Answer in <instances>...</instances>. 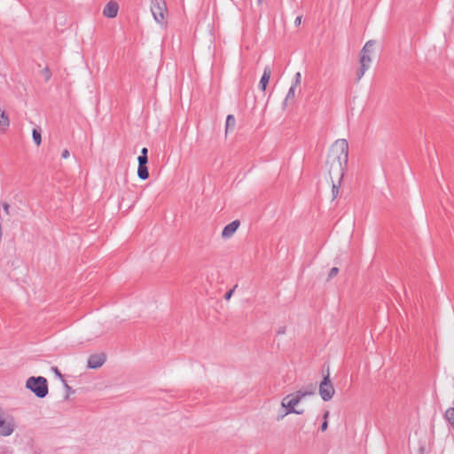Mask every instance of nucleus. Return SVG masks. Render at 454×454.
Instances as JSON below:
<instances>
[{
	"label": "nucleus",
	"mask_w": 454,
	"mask_h": 454,
	"mask_svg": "<svg viewBox=\"0 0 454 454\" xmlns=\"http://www.w3.org/2000/svg\"><path fill=\"white\" fill-rule=\"evenodd\" d=\"M348 159V144L346 139H338L330 149L325 167L330 180H342Z\"/></svg>",
	"instance_id": "obj_1"
},
{
	"label": "nucleus",
	"mask_w": 454,
	"mask_h": 454,
	"mask_svg": "<svg viewBox=\"0 0 454 454\" xmlns=\"http://www.w3.org/2000/svg\"><path fill=\"white\" fill-rule=\"evenodd\" d=\"M305 396L306 393L301 394V392H294L285 396L281 402V405L286 409V411L285 414L278 416V420L282 419L286 415L290 413L302 414L304 411L296 410L295 405H297Z\"/></svg>",
	"instance_id": "obj_2"
},
{
	"label": "nucleus",
	"mask_w": 454,
	"mask_h": 454,
	"mask_svg": "<svg viewBox=\"0 0 454 454\" xmlns=\"http://www.w3.org/2000/svg\"><path fill=\"white\" fill-rule=\"evenodd\" d=\"M26 387L33 392L38 398H43L48 395V382L44 377H29L26 381Z\"/></svg>",
	"instance_id": "obj_3"
},
{
	"label": "nucleus",
	"mask_w": 454,
	"mask_h": 454,
	"mask_svg": "<svg viewBox=\"0 0 454 454\" xmlns=\"http://www.w3.org/2000/svg\"><path fill=\"white\" fill-rule=\"evenodd\" d=\"M318 391L321 398L325 402L330 401L333 398L335 389L331 382L329 373L323 378Z\"/></svg>",
	"instance_id": "obj_4"
},
{
	"label": "nucleus",
	"mask_w": 454,
	"mask_h": 454,
	"mask_svg": "<svg viewBox=\"0 0 454 454\" xmlns=\"http://www.w3.org/2000/svg\"><path fill=\"white\" fill-rule=\"evenodd\" d=\"M151 11L154 20L158 23H162L164 20V13L167 11L165 0H152Z\"/></svg>",
	"instance_id": "obj_5"
},
{
	"label": "nucleus",
	"mask_w": 454,
	"mask_h": 454,
	"mask_svg": "<svg viewBox=\"0 0 454 454\" xmlns=\"http://www.w3.org/2000/svg\"><path fill=\"white\" fill-rule=\"evenodd\" d=\"M360 67L356 71V82H359L372 63V57L369 53L360 52Z\"/></svg>",
	"instance_id": "obj_6"
},
{
	"label": "nucleus",
	"mask_w": 454,
	"mask_h": 454,
	"mask_svg": "<svg viewBox=\"0 0 454 454\" xmlns=\"http://www.w3.org/2000/svg\"><path fill=\"white\" fill-rule=\"evenodd\" d=\"M360 67L356 71V82H359L372 63V57L369 53L360 52Z\"/></svg>",
	"instance_id": "obj_7"
},
{
	"label": "nucleus",
	"mask_w": 454,
	"mask_h": 454,
	"mask_svg": "<svg viewBox=\"0 0 454 454\" xmlns=\"http://www.w3.org/2000/svg\"><path fill=\"white\" fill-rule=\"evenodd\" d=\"M15 429V423L12 417L4 416L0 419V435L9 436Z\"/></svg>",
	"instance_id": "obj_8"
},
{
	"label": "nucleus",
	"mask_w": 454,
	"mask_h": 454,
	"mask_svg": "<svg viewBox=\"0 0 454 454\" xmlns=\"http://www.w3.org/2000/svg\"><path fill=\"white\" fill-rule=\"evenodd\" d=\"M106 360L104 353L90 355L88 358L87 366L90 369H98L101 367Z\"/></svg>",
	"instance_id": "obj_9"
},
{
	"label": "nucleus",
	"mask_w": 454,
	"mask_h": 454,
	"mask_svg": "<svg viewBox=\"0 0 454 454\" xmlns=\"http://www.w3.org/2000/svg\"><path fill=\"white\" fill-rule=\"evenodd\" d=\"M239 225L240 222L239 220H234L228 223L222 231V238L230 239L236 232Z\"/></svg>",
	"instance_id": "obj_10"
},
{
	"label": "nucleus",
	"mask_w": 454,
	"mask_h": 454,
	"mask_svg": "<svg viewBox=\"0 0 454 454\" xmlns=\"http://www.w3.org/2000/svg\"><path fill=\"white\" fill-rule=\"evenodd\" d=\"M119 11V4L115 1H110L108 2L104 10L103 14L107 18H114L117 16Z\"/></svg>",
	"instance_id": "obj_11"
},
{
	"label": "nucleus",
	"mask_w": 454,
	"mask_h": 454,
	"mask_svg": "<svg viewBox=\"0 0 454 454\" xmlns=\"http://www.w3.org/2000/svg\"><path fill=\"white\" fill-rule=\"evenodd\" d=\"M270 75H271V68L269 66H267V67H265V68L263 70L262 76L261 77V80L259 82V88L262 91H265L267 85L269 83V81L270 79Z\"/></svg>",
	"instance_id": "obj_12"
},
{
	"label": "nucleus",
	"mask_w": 454,
	"mask_h": 454,
	"mask_svg": "<svg viewBox=\"0 0 454 454\" xmlns=\"http://www.w3.org/2000/svg\"><path fill=\"white\" fill-rule=\"evenodd\" d=\"M295 89L296 87H290L287 95L283 102V108H286L288 105L294 104L295 98Z\"/></svg>",
	"instance_id": "obj_13"
},
{
	"label": "nucleus",
	"mask_w": 454,
	"mask_h": 454,
	"mask_svg": "<svg viewBox=\"0 0 454 454\" xmlns=\"http://www.w3.org/2000/svg\"><path fill=\"white\" fill-rule=\"evenodd\" d=\"M10 125L8 115L4 111L0 110V132L4 133Z\"/></svg>",
	"instance_id": "obj_14"
},
{
	"label": "nucleus",
	"mask_w": 454,
	"mask_h": 454,
	"mask_svg": "<svg viewBox=\"0 0 454 454\" xmlns=\"http://www.w3.org/2000/svg\"><path fill=\"white\" fill-rule=\"evenodd\" d=\"M236 126V119L232 114L227 115L225 123V132L233 131Z\"/></svg>",
	"instance_id": "obj_15"
},
{
	"label": "nucleus",
	"mask_w": 454,
	"mask_h": 454,
	"mask_svg": "<svg viewBox=\"0 0 454 454\" xmlns=\"http://www.w3.org/2000/svg\"><path fill=\"white\" fill-rule=\"evenodd\" d=\"M341 182H342V180H339V179L331 180L333 200H335L338 197L339 192H340V188L341 185Z\"/></svg>",
	"instance_id": "obj_16"
},
{
	"label": "nucleus",
	"mask_w": 454,
	"mask_h": 454,
	"mask_svg": "<svg viewBox=\"0 0 454 454\" xmlns=\"http://www.w3.org/2000/svg\"><path fill=\"white\" fill-rule=\"evenodd\" d=\"M137 176L142 180H146L149 177V171L146 165H138Z\"/></svg>",
	"instance_id": "obj_17"
},
{
	"label": "nucleus",
	"mask_w": 454,
	"mask_h": 454,
	"mask_svg": "<svg viewBox=\"0 0 454 454\" xmlns=\"http://www.w3.org/2000/svg\"><path fill=\"white\" fill-rule=\"evenodd\" d=\"M33 140L36 145H40L42 143L41 129L39 127L34 128L32 130Z\"/></svg>",
	"instance_id": "obj_18"
},
{
	"label": "nucleus",
	"mask_w": 454,
	"mask_h": 454,
	"mask_svg": "<svg viewBox=\"0 0 454 454\" xmlns=\"http://www.w3.org/2000/svg\"><path fill=\"white\" fill-rule=\"evenodd\" d=\"M444 419L451 425L454 428V408L450 407L446 410Z\"/></svg>",
	"instance_id": "obj_19"
},
{
	"label": "nucleus",
	"mask_w": 454,
	"mask_h": 454,
	"mask_svg": "<svg viewBox=\"0 0 454 454\" xmlns=\"http://www.w3.org/2000/svg\"><path fill=\"white\" fill-rule=\"evenodd\" d=\"M375 41L370 40L365 43L360 52L372 54L374 49Z\"/></svg>",
	"instance_id": "obj_20"
},
{
	"label": "nucleus",
	"mask_w": 454,
	"mask_h": 454,
	"mask_svg": "<svg viewBox=\"0 0 454 454\" xmlns=\"http://www.w3.org/2000/svg\"><path fill=\"white\" fill-rule=\"evenodd\" d=\"M316 388H317L316 385L311 384V385L308 386L305 390L301 389V390H298L297 392H301V394L306 393V396H308V395H314L316 392Z\"/></svg>",
	"instance_id": "obj_21"
},
{
	"label": "nucleus",
	"mask_w": 454,
	"mask_h": 454,
	"mask_svg": "<svg viewBox=\"0 0 454 454\" xmlns=\"http://www.w3.org/2000/svg\"><path fill=\"white\" fill-rule=\"evenodd\" d=\"M328 416H329V411H325V414H324V421H323V423H322V425H321V427H320V429H321L323 432H325V431L327 429V427H328V422H327V418H328Z\"/></svg>",
	"instance_id": "obj_22"
},
{
	"label": "nucleus",
	"mask_w": 454,
	"mask_h": 454,
	"mask_svg": "<svg viewBox=\"0 0 454 454\" xmlns=\"http://www.w3.org/2000/svg\"><path fill=\"white\" fill-rule=\"evenodd\" d=\"M42 74H43V75L44 77V80L46 82L51 80V70H50V68L48 67H46L45 68H43L42 70Z\"/></svg>",
	"instance_id": "obj_23"
},
{
	"label": "nucleus",
	"mask_w": 454,
	"mask_h": 454,
	"mask_svg": "<svg viewBox=\"0 0 454 454\" xmlns=\"http://www.w3.org/2000/svg\"><path fill=\"white\" fill-rule=\"evenodd\" d=\"M301 73H300V72H297V73L295 74V75H294V82H293V83H292V85H291V86H293V87H297V86H299V85H300V83H301Z\"/></svg>",
	"instance_id": "obj_24"
},
{
	"label": "nucleus",
	"mask_w": 454,
	"mask_h": 454,
	"mask_svg": "<svg viewBox=\"0 0 454 454\" xmlns=\"http://www.w3.org/2000/svg\"><path fill=\"white\" fill-rule=\"evenodd\" d=\"M138 165H146L148 162V156L139 155L137 157Z\"/></svg>",
	"instance_id": "obj_25"
},
{
	"label": "nucleus",
	"mask_w": 454,
	"mask_h": 454,
	"mask_svg": "<svg viewBox=\"0 0 454 454\" xmlns=\"http://www.w3.org/2000/svg\"><path fill=\"white\" fill-rule=\"evenodd\" d=\"M338 273H339V268H337V267L332 268L328 274V279L334 278Z\"/></svg>",
	"instance_id": "obj_26"
},
{
	"label": "nucleus",
	"mask_w": 454,
	"mask_h": 454,
	"mask_svg": "<svg viewBox=\"0 0 454 454\" xmlns=\"http://www.w3.org/2000/svg\"><path fill=\"white\" fill-rule=\"evenodd\" d=\"M62 381H63L64 387L67 392L66 398H68L69 394H73L74 391L72 389V387L70 386H68V384L67 383V381L65 380L62 379Z\"/></svg>",
	"instance_id": "obj_27"
},
{
	"label": "nucleus",
	"mask_w": 454,
	"mask_h": 454,
	"mask_svg": "<svg viewBox=\"0 0 454 454\" xmlns=\"http://www.w3.org/2000/svg\"><path fill=\"white\" fill-rule=\"evenodd\" d=\"M236 287H237V286H235L232 289H231L228 292H226V294H224V299L225 300H230L231 299V297L233 294L234 290H235Z\"/></svg>",
	"instance_id": "obj_28"
},
{
	"label": "nucleus",
	"mask_w": 454,
	"mask_h": 454,
	"mask_svg": "<svg viewBox=\"0 0 454 454\" xmlns=\"http://www.w3.org/2000/svg\"><path fill=\"white\" fill-rule=\"evenodd\" d=\"M2 207L5 212L6 215H10V205L7 202H3Z\"/></svg>",
	"instance_id": "obj_29"
},
{
	"label": "nucleus",
	"mask_w": 454,
	"mask_h": 454,
	"mask_svg": "<svg viewBox=\"0 0 454 454\" xmlns=\"http://www.w3.org/2000/svg\"><path fill=\"white\" fill-rule=\"evenodd\" d=\"M51 370H52V372L56 374V376H57V377L60 378L61 380L63 379V376H62V374H61L60 371L58 369V367L53 366V367L51 368Z\"/></svg>",
	"instance_id": "obj_30"
},
{
	"label": "nucleus",
	"mask_w": 454,
	"mask_h": 454,
	"mask_svg": "<svg viewBox=\"0 0 454 454\" xmlns=\"http://www.w3.org/2000/svg\"><path fill=\"white\" fill-rule=\"evenodd\" d=\"M61 157L63 159L68 158L69 157V151L67 149L63 150V152L61 153Z\"/></svg>",
	"instance_id": "obj_31"
},
{
	"label": "nucleus",
	"mask_w": 454,
	"mask_h": 454,
	"mask_svg": "<svg viewBox=\"0 0 454 454\" xmlns=\"http://www.w3.org/2000/svg\"><path fill=\"white\" fill-rule=\"evenodd\" d=\"M284 333H286V327L285 326L279 327L277 331V334L280 335V334H284Z\"/></svg>",
	"instance_id": "obj_32"
},
{
	"label": "nucleus",
	"mask_w": 454,
	"mask_h": 454,
	"mask_svg": "<svg viewBox=\"0 0 454 454\" xmlns=\"http://www.w3.org/2000/svg\"><path fill=\"white\" fill-rule=\"evenodd\" d=\"M301 16H298L295 20H294V25L295 26H299L301 24Z\"/></svg>",
	"instance_id": "obj_33"
},
{
	"label": "nucleus",
	"mask_w": 454,
	"mask_h": 454,
	"mask_svg": "<svg viewBox=\"0 0 454 454\" xmlns=\"http://www.w3.org/2000/svg\"><path fill=\"white\" fill-rule=\"evenodd\" d=\"M147 153H148V150H147V148L144 147V148L141 150V154H140V155L147 156Z\"/></svg>",
	"instance_id": "obj_34"
},
{
	"label": "nucleus",
	"mask_w": 454,
	"mask_h": 454,
	"mask_svg": "<svg viewBox=\"0 0 454 454\" xmlns=\"http://www.w3.org/2000/svg\"><path fill=\"white\" fill-rule=\"evenodd\" d=\"M4 417V412L2 411V410L0 409V419Z\"/></svg>",
	"instance_id": "obj_35"
},
{
	"label": "nucleus",
	"mask_w": 454,
	"mask_h": 454,
	"mask_svg": "<svg viewBox=\"0 0 454 454\" xmlns=\"http://www.w3.org/2000/svg\"><path fill=\"white\" fill-rule=\"evenodd\" d=\"M263 0H258L259 3H262Z\"/></svg>",
	"instance_id": "obj_36"
}]
</instances>
